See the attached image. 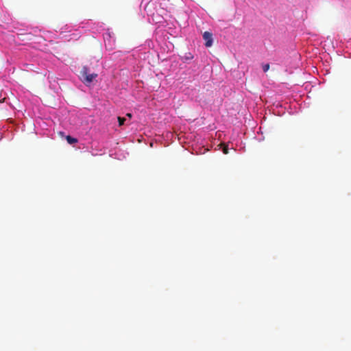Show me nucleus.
Instances as JSON below:
<instances>
[{
  "label": "nucleus",
  "instance_id": "nucleus-1",
  "mask_svg": "<svg viewBox=\"0 0 351 351\" xmlns=\"http://www.w3.org/2000/svg\"><path fill=\"white\" fill-rule=\"evenodd\" d=\"M97 76V74L88 73V69L86 66H84L80 71V77L82 81L87 84L93 82V79Z\"/></svg>",
  "mask_w": 351,
  "mask_h": 351
},
{
  "label": "nucleus",
  "instance_id": "nucleus-2",
  "mask_svg": "<svg viewBox=\"0 0 351 351\" xmlns=\"http://www.w3.org/2000/svg\"><path fill=\"white\" fill-rule=\"evenodd\" d=\"M203 38L205 40V46L210 47L213 45V34L209 32H205L203 34Z\"/></svg>",
  "mask_w": 351,
  "mask_h": 351
},
{
  "label": "nucleus",
  "instance_id": "nucleus-3",
  "mask_svg": "<svg viewBox=\"0 0 351 351\" xmlns=\"http://www.w3.org/2000/svg\"><path fill=\"white\" fill-rule=\"evenodd\" d=\"M66 139L68 143H69L71 145L77 142V138H73V137H72L71 136H67Z\"/></svg>",
  "mask_w": 351,
  "mask_h": 351
},
{
  "label": "nucleus",
  "instance_id": "nucleus-4",
  "mask_svg": "<svg viewBox=\"0 0 351 351\" xmlns=\"http://www.w3.org/2000/svg\"><path fill=\"white\" fill-rule=\"evenodd\" d=\"M119 126L123 125L125 123V118L118 117L117 118Z\"/></svg>",
  "mask_w": 351,
  "mask_h": 351
},
{
  "label": "nucleus",
  "instance_id": "nucleus-5",
  "mask_svg": "<svg viewBox=\"0 0 351 351\" xmlns=\"http://www.w3.org/2000/svg\"><path fill=\"white\" fill-rule=\"evenodd\" d=\"M269 69V64H266L265 65H263V71L264 72H267Z\"/></svg>",
  "mask_w": 351,
  "mask_h": 351
},
{
  "label": "nucleus",
  "instance_id": "nucleus-6",
  "mask_svg": "<svg viewBox=\"0 0 351 351\" xmlns=\"http://www.w3.org/2000/svg\"><path fill=\"white\" fill-rule=\"evenodd\" d=\"M223 152L224 154H228V147L227 145H223Z\"/></svg>",
  "mask_w": 351,
  "mask_h": 351
},
{
  "label": "nucleus",
  "instance_id": "nucleus-7",
  "mask_svg": "<svg viewBox=\"0 0 351 351\" xmlns=\"http://www.w3.org/2000/svg\"><path fill=\"white\" fill-rule=\"evenodd\" d=\"M126 116H127V117H130V118H131V117H132V114H131L130 113H128V114H126Z\"/></svg>",
  "mask_w": 351,
  "mask_h": 351
},
{
  "label": "nucleus",
  "instance_id": "nucleus-8",
  "mask_svg": "<svg viewBox=\"0 0 351 351\" xmlns=\"http://www.w3.org/2000/svg\"><path fill=\"white\" fill-rule=\"evenodd\" d=\"M192 58H193V56H189V60H190V59H192Z\"/></svg>",
  "mask_w": 351,
  "mask_h": 351
}]
</instances>
